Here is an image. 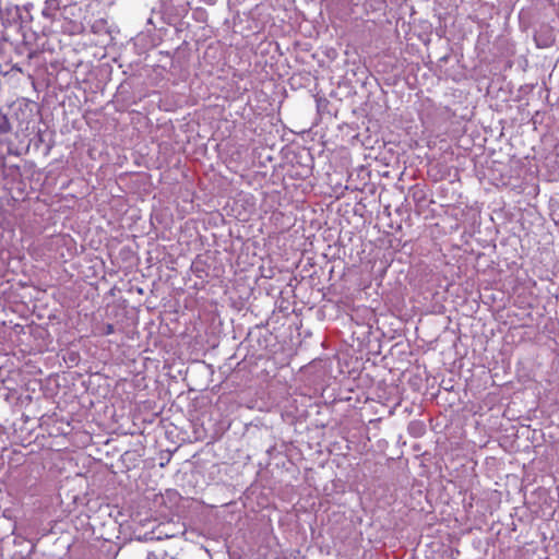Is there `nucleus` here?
Segmentation results:
<instances>
[{"instance_id": "f257e3e1", "label": "nucleus", "mask_w": 559, "mask_h": 559, "mask_svg": "<svg viewBox=\"0 0 559 559\" xmlns=\"http://www.w3.org/2000/svg\"><path fill=\"white\" fill-rule=\"evenodd\" d=\"M115 332V328L111 323H107L105 326H104V332L103 334L104 335H110Z\"/></svg>"}]
</instances>
